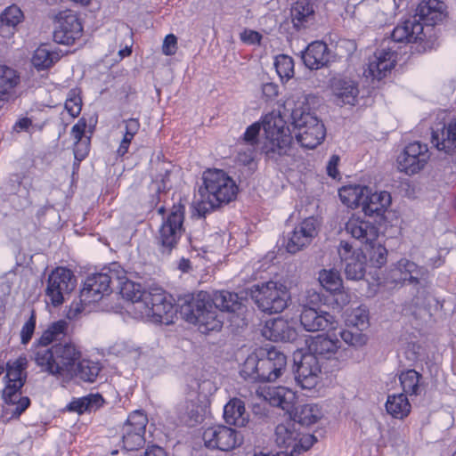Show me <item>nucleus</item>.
I'll use <instances>...</instances> for the list:
<instances>
[{
  "mask_svg": "<svg viewBox=\"0 0 456 456\" xmlns=\"http://www.w3.org/2000/svg\"><path fill=\"white\" fill-rule=\"evenodd\" d=\"M445 4L439 0H424L416 9L414 17L398 24L392 32V39L383 42L381 49L375 52L373 59L364 69L367 77L381 80L395 68L397 60L396 50L391 43H419L416 51L421 53L434 47V41L426 40L424 25L433 27L445 18Z\"/></svg>",
  "mask_w": 456,
  "mask_h": 456,
  "instance_id": "1",
  "label": "nucleus"
},
{
  "mask_svg": "<svg viewBox=\"0 0 456 456\" xmlns=\"http://www.w3.org/2000/svg\"><path fill=\"white\" fill-rule=\"evenodd\" d=\"M445 4L439 0H424L416 9L414 17L398 24L392 32V39L383 42L381 49L375 52L373 59L364 69L367 77L381 80L395 68L397 60L396 50L391 43H419L416 51L421 53L434 47V41L426 40L424 25L433 27L445 18Z\"/></svg>",
  "mask_w": 456,
  "mask_h": 456,
  "instance_id": "2",
  "label": "nucleus"
},
{
  "mask_svg": "<svg viewBox=\"0 0 456 456\" xmlns=\"http://www.w3.org/2000/svg\"><path fill=\"white\" fill-rule=\"evenodd\" d=\"M180 314L186 322L198 326L201 333L218 331L224 324V312L236 313L243 307L236 293L222 290L210 296L206 291L185 295L179 299Z\"/></svg>",
  "mask_w": 456,
  "mask_h": 456,
  "instance_id": "3",
  "label": "nucleus"
},
{
  "mask_svg": "<svg viewBox=\"0 0 456 456\" xmlns=\"http://www.w3.org/2000/svg\"><path fill=\"white\" fill-rule=\"evenodd\" d=\"M237 192L235 182L224 170L208 169L203 173L198 190L197 210L204 216L233 200Z\"/></svg>",
  "mask_w": 456,
  "mask_h": 456,
  "instance_id": "4",
  "label": "nucleus"
},
{
  "mask_svg": "<svg viewBox=\"0 0 456 456\" xmlns=\"http://www.w3.org/2000/svg\"><path fill=\"white\" fill-rule=\"evenodd\" d=\"M287 357L274 347H260L251 353L240 370L244 379L253 382H274L286 370Z\"/></svg>",
  "mask_w": 456,
  "mask_h": 456,
  "instance_id": "5",
  "label": "nucleus"
},
{
  "mask_svg": "<svg viewBox=\"0 0 456 456\" xmlns=\"http://www.w3.org/2000/svg\"><path fill=\"white\" fill-rule=\"evenodd\" d=\"M81 352L72 342H60L51 347H38L34 360L41 370L63 379H71L73 367Z\"/></svg>",
  "mask_w": 456,
  "mask_h": 456,
  "instance_id": "6",
  "label": "nucleus"
},
{
  "mask_svg": "<svg viewBox=\"0 0 456 456\" xmlns=\"http://www.w3.org/2000/svg\"><path fill=\"white\" fill-rule=\"evenodd\" d=\"M263 128L266 142L263 146L265 156L277 161L281 156L288 154L292 142L290 130L280 114L271 113L264 118Z\"/></svg>",
  "mask_w": 456,
  "mask_h": 456,
  "instance_id": "7",
  "label": "nucleus"
},
{
  "mask_svg": "<svg viewBox=\"0 0 456 456\" xmlns=\"http://www.w3.org/2000/svg\"><path fill=\"white\" fill-rule=\"evenodd\" d=\"M295 137L302 147L314 149L326 136L324 124L314 113L304 108L297 107L291 112Z\"/></svg>",
  "mask_w": 456,
  "mask_h": 456,
  "instance_id": "8",
  "label": "nucleus"
},
{
  "mask_svg": "<svg viewBox=\"0 0 456 456\" xmlns=\"http://www.w3.org/2000/svg\"><path fill=\"white\" fill-rule=\"evenodd\" d=\"M184 207L174 205L155 236V243L159 254L169 256L177 245L184 232Z\"/></svg>",
  "mask_w": 456,
  "mask_h": 456,
  "instance_id": "9",
  "label": "nucleus"
},
{
  "mask_svg": "<svg viewBox=\"0 0 456 456\" xmlns=\"http://www.w3.org/2000/svg\"><path fill=\"white\" fill-rule=\"evenodd\" d=\"M390 276L393 282L411 287L417 305L426 297L427 289L429 285V273L426 267L403 258L396 263Z\"/></svg>",
  "mask_w": 456,
  "mask_h": 456,
  "instance_id": "10",
  "label": "nucleus"
},
{
  "mask_svg": "<svg viewBox=\"0 0 456 456\" xmlns=\"http://www.w3.org/2000/svg\"><path fill=\"white\" fill-rule=\"evenodd\" d=\"M250 296L262 312L270 314L282 312L289 299L287 287L273 281L253 285L250 289Z\"/></svg>",
  "mask_w": 456,
  "mask_h": 456,
  "instance_id": "11",
  "label": "nucleus"
},
{
  "mask_svg": "<svg viewBox=\"0 0 456 456\" xmlns=\"http://www.w3.org/2000/svg\"><path fill=\"white\" fill-rule=\"evenodd\" d=\"M175 308L160 288H151L144 293L142 301L136 305V317L151 318L155 322H172Z\"/></svg>",
  "mask_w": 456,
  "mask_h": 456,
  "instance_id": "12",
  "label": "nucleus"
},
{
  "mask_svg": "<svg viewBox=\"0 0 456 456\" xmlns=\"http://www.w3.org/2000/svg\"><path fill=\"white\" fill-rule=\"evenodd\" d=\"M274 439L285 456H298L317 441L314 435L302 434L296 421L288 420L275 428Z\"/></svg>",
  "mask_w": 456,
  "mask_h": 456,
  "instance_id": "13",
  "label": "nucleus"
},
{
  "mask_svg": "<svg viewBox=\"0 0 456 456\" xmlns=\"http://www.w3.org/2000/svg\"><path fill=\"white\" fill-rule=\"evenodd\" d=\"M73 273L65 267H57L48 276L45 289L46 302L53 306L61 305L76 288Z\"/></svg>",
  "mask_w": 456,
  "mask_h": 456,
  "instance_id": "14",
  "label": "nucleus"
},
{
  "mask_svg": "<svg viewBox=\"0 0 456 456\" xmlns=\"http://www.w3.org/2000/svg\"><path fill=\"white\" fill-rule=\"evenodd\" d=\"M148 424L147 415L142 411H134L121 428L122 447L126 451H134L145 443V430Z\"/></svg>",
  "mask_w": 456,
  "mask_h": 456,
  "instance_id": "15",
  "label": "nucleus"
},
{
  "mask_svg": "<svg viewBox=\"0 0 456 456\" xmlns=\"http://www.w3.org/2000/svg\"><path fill=\"white\" fill-rule=\"evenodd\" d=\"M207 447L220 451H230L242 444V436L235 429L218 425L207 428L203 433Z\"/></svg>",
  "mask_w": 456,
  "mask_h": 456,
  "instance_id": "16",
  "label": "nucleus"
},
{
  "mask_svg": "<svg viewBox=\"0 0 456 456\" xmlns=\"http://www.w3.org/2000/svg\"><path fill=\"white\" fill-rule=\"evenodd\" d=\"M318 221L311 216L304 219L287 234L285 248L290 254H296L308 247L317 235Z\"/></svg>",
  "mask_w": 456,
  "mask_h": 456,
  "instance_id": "17",
  "label": "nucleus"
},
{
  "mask_svg": "<svg viewBox=\"0 0 456 456\" xmlns=\"http://www.w3.org/2000/svg\"><path fill=\"white\" fill-rule=\"evenodd\" d=\"M295 379L297 383L304 389L314 388L321 374L320 359L313 354H305L299 356V360L295 356Z\"/></svg>",
  "mask_w": 456,
  "mask_h": 456,
  "instance_id": "18",
  "label": "nucleus"
},
{
  "mask_svg": "<svg viewBox=\"0 0 456 456\" xmlns=\"http://www.w3.org/2000/svg\"><path fill=\"white\" fill-rule=\"evenodd\" d=\"M428 159V146L414 142L409 143L397 157L398 168L407 175H414L425 167Z\"/></svg>",
  "mask_w": 456,
  "mask_h": 456,
  "instance_id": "19",
  "label": "nucleus"
},
{
  "mask_svg": "<svg viewBox=\"0 0 456 456\" xmlns=\"http://www.w3.org/2000/svg\"><path fill=\"white\" fill-rule=\"evenodd\" d=\"M83 28L79 20L70 11L61 12L56 16L53 40L61 45H72L82 36Z\"/></svg>",
  "mask_w": 456,
  "mask_h": 456,
  "instance_id": "20",
  "label": "nucleus"
},
{
  "mask_svg": "<svg viewBox=\"0 0 456 456\" xmlns=\"http://www.w3.org/2000/svg\"><path fill=\"white\" fill-rule=\"evenodd\" d=\"M111 291L110 286V278L105 273H97L89 275L84 284V288L80 292V303L87 305L91 303L98 302L105 295H109Z\"/></svg>",
  "mask_w": 456,
  "mask_h": 456,
  "instance_id": "21",
  "label": "nucleus"
},
{
  "mask_svg": "<svg viewBox=\"0 0 456 456\" xmlns=\"http://www.w3.org/2000/svg\"><path fill=\"white\" fill-rule=\"evenodd\" d=\"M345 230L362 244L371 245L379 237L378 226L364 217L353 215L346 223Z\"/></svg>",
  "mask_w": 456,
  "mask_h": 456,
  "instance_id": "22",
  "label": "nucleus"
},
{
  "mask_svg": "<svg viewBox=\"0 0 456 456\" xmlns=\"http://www.w3.org/2000/svg\"><path fill=\"white\" fill-rule=\"evenodd\" d=\"M341 261L346 263L345 274L348 280L359 281L364 277L365 267L363 256L353 249L352 245L342 240L338 249Z\"/></svg>",
  "mask_w": 456,
  "mask_h": 456,
  "instance_id": "23",
  "label": "nucleus"
},
{
  "mask_svg": "<svg viewBox=\"0 0 456 456\" xmlns=\"http://www.w3.org/2000/svg\"><path fill=\"white\" fill-rule=\"evenodd\" d=\"M300 324L309 332L324 330L334 328V316L325 311H318L314 307L304 306L300 316Z\"/></svg>",
  "mask_w": 456,
  "mask_h": 456,
  "instance_id": "24",
  "label": "nucleus"
},
{
  "mask_svg": "<svg viewBox=\"0 0 456 456\" xmlns=\"http://www.w3.org/2000/svg\"><path fill=\"white\" fill-rule=\"evenodd\" d=\"M315 5L309 0H298L290 9V17L293 28L297 31L306 29L314 25L316 21Z\"/></svg>",
  "mask_w": 456,
  "mask_h": 456,
  "instance_id": "25",
  "label": "nucleus"
},
{
  "mask_svg": "<svg viewBox=\"0 0 456 456\" xmlns=\"http://www.w3.org/2000/svg\"><path fill=\"white\" fill-rule=\"evenodd\" d=\"M262 335L275 342H290L296 339L297 332L289 326L287 321L281 318H274L265 322L262 329Z\"/></svg>",
  "mask_w": 456,
  "mask_h": 456,
  "instance_id": "26",
  "label": "nucleus"
},
{
  "mask_svg": "<svg viewBox=\"0 0 456 456\" xmlns=\"http://www.w3.org/2000/svg\"><path fill=\"white\" fill-rule=\"evenodd\" d=\"M301 58L308 69H319L330 61V52L325 43L315 41L308 45L305 50L302 52Z\"/></svg>",
  "mask_w": 456,
  "mask_h": 456,
  "instance_id": "27",
  "label": "nucleus"
},
{
  "mask_svg": "<svg viewBox=\"0 0 456 456\" xmlns=\"http://www.w3.org/2000/svg\"><path fill=\"white\" fill-rule=\"evenodd\" d=\"M331 90L338 104L354 105L357 102L359 89L357 83L349 78H335Z\"/></svg>",
  "mask_w": 456,
  "mask_h": 456,
  "instance_id": "28",
  "label": "nucleus"
},
{
  "mask_svg": "<svg viewBox=\"0 0 456 456\" xmlns=\"http://www.w3.org/2000/svg\"><path fill=\"white\" fill-rule=\"evenodd\" d=\"M392 197L387 191L371 192L368 187V193L362 206V211L366 216H382L391 206Z\"/></svg>",
  "mask_w": 456,
  "mask_h": 456,
  "instance_id": "29",
  "label": "nucleus"
},
{
  "mask_svg": "<svg viewBox=\"0 0 456 456\" xmlns=\"http://www.w3.org/2000/svg\"><path fill=\"white\" fill-rule=\"evenodd\" d=\"M20 83L18 72L5 65L0 66V110L15 97V87Z\"/></svg>",
  "mask_w": 456,
  "mask_h": 456,
  "instance_id": "30",
  "label": "nucleus"
},
{
  "mask_svg": "<svg viewBox=\"0 0 456 456\" xmlns=\"http://www.w3.org/2000/svg\"><path fill=\"white\" fill-rule=\"evenodd\" d=\"M339 347L340 341L338 338L320 335L314 338L309 345V354H315L317 358L337 359L338 354H340L338 351Z\"/></svg>",
  "mask_w": 456,
  "mask_h": 456,
  "instance_id": "31",
  "label": "nucleus"
},
{
  "mask_svg": "<svg viewBox=\"0 0 456 456\" xmlns=\"http://www.w3.org/2000/svg\"><path fill=\"white\" fill-rule=\"evenodd\" d=\"M432 142L438 151L451 155L456 153V118L444 126L441 132L433 131Z\"/></svg>",
  "mask_w": 456,
  "mask_h": 456,
  "instance_id": "32",
  "label": "nucleus"
},
{
  "mask_svg": "<svg viewBox=\"0 0 456 456\" xmlns=\"http://www.w3.org/2000/svg\"><path fill=\"white\" fill-rule=\"evenodd\" d=\"M265 400L275 407L289 411L296 399L295 393L284 387H268L263 392Z\"/></svg>",
  "mask_w": 456,
  "mask_h": 456,
  "instance_id": "33",
  "label": "nucleus"
},
{
  "mask_svg": "<svg viewBox=\"0 0 456 456\" xmlns=\"http://www.w3.org/2000/svg\"><path fill=\"white\" fill-rule=\"evenodd\" d=\"M224 418L227 424L245 427L248 421L244 403L238 398L230 400L224 408Z\"/></svg>",
  "mask_w": 456,
  "mask_h": 456,
  "instance_id": "34",
  "label": "nucleus"
},
{
  "mask_svg": "<svg viewBox=\"0 0 456 456\" xmlns=\"http://www.w3.org/2000/svg\"><path fill=\"white\" fill-rule=\"evenodd\" d=\"M27 365V358L23 356H20L14 361H9L6 364V386L22 387L27 378V374L25 372Z\"/></svg>",
  "mask_w": 456,
  "mask_h": 456,
  "instance_id": "35",
  "label": "nucleus"
},
{
  "mask_svg": "<svg viewBox=\"0 0 456 456\" xmlns=\"http://www.w3.org/2000/svg\"><path fill=\"white\" fill-rule=\"evenodd\" d=\"M20 389L21 387L5 386L3 391L4 403L14 406L12 411V417L19 418L30 405V399L28 396H22Z\"/></svg>",
  "mask_w": 456,
  "mask_h": 456,
  "instance_id": "36",
  "label": "nucleus"
},
{
  "mask_svg": "<svg viewBox=\"0 0 456 456\" xmlns=\"http://www.w3.org/2000/svg\"><path fill=\"white\" fill-rule=\"evenodd\" d=\"M367 193L368 186L360 184H349L342 187L338 191L343 204L351 208L362 207Z\"/></svg>",
  "mask_w": 456,
  "mask_h": 456,
  "instance_id": "37",
  "label": "nucleus"
},
{
  "mask_svg": "<svg viewBox=\"0 0 456 456\" xmlns=\"http://www.w3.org/2000/svg\"><path fill=\"white\" fill-rule=\"evenodd\" d=\"M411 404L405 394L388 395L386 410L393 418L403 419L411 412Z\"/></svg>",
  "mask_w": 456,
  "mask_h": 456,
  "instance_id": "38",
  "label": "nucleus"
},
{
  "mask_svg": "<svg viewBox=\"0 0 456 456\" xmlns=\"http://www.w3.org/2000/svg\"><path fill=\"white\" fill-rule=\"evenodd\" d=\"M60 60L59 53L53 51L48 45H41L32 56V64L38 69H46Z\"/></svg>",
  "mask_w": 456,
  "mask_h": 456,
  "instance_id": "39",
  "label": "nucleus"
},
{
  "mask_svg": "<svg viewBox=\"0 0 456 456\" xmlns=\"http://www.w3.org/2000/svg\"><path fill=\"white\" fill-rule=\"evenodd\" d=\"M100 370L101 366L98 362L80 358L76 366L73 367L72 379L77 378L85 382L93 383L95 381Z\"/></svg>",
  "mask_w": 456,
  "mask_h": 456,
  "instance_id": "40",
  "label": "nucleus"
},
{
  "mask_svg": "<svg viewBox=\"0 0 456 456\" xmlns=\"http://www.w3.org/2000/svg\"><path fill=\"white\" fill-rule=\"evenodd\" d=\"M23 17L20 9L15 5L9 6L0 14V34L7 36L13 34L15 27Z\"/></svg>",
  "mask_w": 456,
  "mask_h": 456,
  "instance_id": "41",
  "label": "nucleus"
},
{
  "mask_svg": "<svg viewBox=\"0 0 456 456\" xmlns=\"http://www.w3.org/2000/svg\"><path fill=\"white\" fill-rule=\"evenodd\" d=\"M322 417L321 408L314 403L301 405L297 409L295 419L297 424L302 426H311L316 423Z\"/></svg>",
  "mask_w": 456,
  "mask_h": 456,
  "instance_id": "42",
  "label": "nucleus"
},
{
  "mask_svg": "<svg viewBox=\"0 0 456 456\" xmlns=\"http://www.w3.org/2000/svg\"><path fill=\"white\" fill-rule=\"evenodd\" d=\"M103 403L104 400L100 394H91L87 396L72 401L68 405V409L70 411H76L78 414H82L85 411H91L98 409Z\"/></svg>",
  "mask_w": 456,
  "mask_h": 456,
  "instance_id": "43",
  "label": "nucleus"
},
{
  "mask_svg": "<svg viewBox=\"0 0 456 456\" xmlns=\"http://www.w3.org/2000/svg\"><path fill=\"white\" fill-rule=\"evenodd\" d=\"M69 322L64 320L52 323L39 338V347H47L52 342L61 339L67 334Z\"/></svg>",
  "mask_w": 456,
  "mask_h": 456,
  "instance_id": "44",
  "label": "nucleus"
},
{
  "mask_svg": "<svg viewBox=\"0 0 456 456\" xmlns=\"http://www.w3.org/2000/svg\"><path fill=\"white\" fill-rule=\"evenodd\" d=\"M421 375L415 370H407L402 371L399 375V380L406 395H418L420 393L419 379Z\"/></svg>",
  "mask_w": 456,
  "mask_h": 456,
  "instance_id": "45",
  "label": "nucleus"
},
{
  "mask_svg": "<svg viewBox=\"0 0 456 456\" xmlns=\"http://www.w3.org/2000/svg\"><path fill=\"white\" fill-rule=\"evenodd\" d=\"M122 297L131 301L133 304V311L136 315V305L139 302L142 301L144 297V293L146 290L142 289V285L139 283H135L127 280L122 286L118 289Z\"/></svg>",
  "mask_w": 456,
  "mask_h": 456,
  "instance_id": "46",
  "label": "nucleus"
},
{
  "mask_svg": "<svg viewBox=\"0 0 456 456\" xmlns=\"http://www.w3.org/2000/svg\"><path fill=\"white\" fill-rule=\"evenodd\" d=\"M318 280L320 284L328 291L337 292L342 288V279L337 270L323 269L320 271Z\"/></svg>",
  "mask_w": 456,
  "mask_h": 456,
  "instance_id": "47",
  "label": "nucleus"
},
{
  "mask_svg": "<svg viewBox=\"0 0 456 456\" xmlns=\"http://www.w3.org/2000/svg\"><path fill=\"white\" fill-rule=\"evenodd\" d=\"M102 273H105L110 278V286L117 284L119 289L128 279L126 278V271L118 263H112L108 267H104Z\"/></svg>",
  "mask_w": 456,
  "mask_h": 456,
  "instance_id": "48",
  "label": "nucleus"
},
{
  "mask_svg": "<svg viewBox=\"0 0 456 456\" xmlns=\"http://www.w3.org/2000/svg\"><path fill=\"white\" fill-rule=\"evenodd\" d=\"M274 66L281 79L286 78L288 80L294 76V61L291 57L285 54L277 56Z\"/></svg>",
  "mask_w": 456,
  "mask_h": 456,
  "instance_id": "49",
  "label": "nucleus"
},
{
  "mask_svg": "<svg viewBox=\"0 0 456 456\" xmlns=\"http://www.w3.org/2000/svg\"><path fill=\"white\" fill-rule=\"evenodd\" d=\"M360 330L361 329L355 330H344L340 331V337L343 341L349 346L355 347L362 346L367 343L368 338Z\"/></svg>",
  "mask_w": 456,
  "mask_h": 456,
  "instance_id": "50",
  "label": "nucleus"
},
{
  "mask_svg": "<svg viewBox=\"0 0 456 456\" xmlns=\"http://www.w3.org/2000/svg\"><path fill=\"white\" fill-rule=\"evenodd\" d=\"M261 130V125L257 122L250 125L243 134V136L240 140L239 143L240 145H245L248 147H253L256 149L258 145V135Z\"/></svg>",
  "mask_w": 456,
  "mask_h": 456,
  "instance_id": "51",
  "label": "nucleus"
},
{
  "mask_svg": "<svg viewBox=\"0 0 456 456\" xmlns=\"http://www.w3.org/2000/svg\"><path fill=\"white\" fill-rule=\"evenodd\" d=\"M82 107V100L77 89H72L69 92L68 98L65 102V109L73 118L80 114Z\"/></svg>",
  "mask_w": 456,
  "mask_h": 456,
  "instance_id": "52",
  "label": "nucleus"
},
{
  "mask_svg": "<svg viewBox=\"0 0 456 456\" xmlns=\"http://www.w3.org/2000/svg\"><path fill=\"white\" fill-rule=\"evenodd\" d=\"M197 387V394L199 395V401L203 402L207 400L208 395H212L216 387L213 381L209 379L196 380L191 387L194 389Z\"/></svg>",
  "mask_w": 456,
  "mask_h": 456,
  "instance_id": "53",
  "label": "nucleus"
},
{
  "mask_svg": "<svg viewBox=\"0 0 456 456\" xmlns=\"http://www.w3.org/2000/svg\"><path fill=\"white\" fill-rule=\"evenodd\" d=\"M370 246V260L376 267L379 268L387 262V250L380 244L375 246L374 243H372Z\"/></svg>",
  "mask_w": 456,
  "mask_h": 456,
  "instance_id": "54",
  "label": "nucleus"
},
{
  "mask_svg": "<svg viewBox=\"0 0 456 456\" xmlns=\"http://www.w3.org/2000/svg\"><path fill=\"white\" fill-rule=\"evenodd\" d=\"M203 408L200 405H195L191 399L186 405V414L191 421V424L199 423L202 420Z\"/></svg>",
  "mask_w": 456,
  "mask_h": 456,
  "instance_id": "55",
  "label": "nucleus"
},
{
  "mask_svg": "<svg viewBox=\"0 0 456 456\" xmlns=\"http://www.w3.org/2000/svg\"><path fill=\"white\" fill-rule=\"evenodd\" d=\"M36 327V319L34 315L25 322L20 331L21 343L26 345L31 339Z\"/></svg>",
  "mask_w": 456,
  "mask_h": 456,
  "instance_id": "56",
  "label": "nucleus"
},
{
  "mask_svg": "<svg viewBox=\"0 0 456 456\" xmlns=\"http://www.w3.org/2000/svg\"><path fill=\"white\" fill-rule=\"evenodd\" d=\"M368 314L365 310L357 309L354 311L352 319L350 320L351 323L357 327L358 329H363L368 325Z\"/></svg>",
  "mask_w": 456,
  "mask_h": 456,
  "instance_id": "57",
  "label": "nucleus"
},
{
  "mask_svg": "<svg viewBox=\"0 0 456 456\" xmlns=\"http://www.w3.org/2000/svg\"><path fill=\"white\" fill-rule=\"evenodd\" d=\"M89 151V138L85 139L83 142H76L74 145V157L75 160L81 162L88 154Z\"/></svg>",
  "mask_w": 456,
  "mask_h": 456,
  "instance_id": "58",
  "label": "nucleus"
},
{
  "mask_svg": "<svg viewBox=\"0 0 456 456\" xmlns=\"http://www.w3.org/2000/svg\"><path fill=\"white\" fill-rule=\"evenodd\" d=\"M177 50V38L175 35H167L162 45V53L165 55H174Z\"/></svg>",
  "mask_w": 456,
  "mask_h": 456,
  "instance_id": "59",
  "label": "nucleus"
},
{
  "mask_svg": "<svg viewBox=\"0 0 456 456\" xmlns=\"http://www.w3.org/2000/svg\"><path fill=\"white\" fill-rule=\"evenodd\" d=\"M256 150L253 147H248L246 146L245 150L240 149L238 152V161L243 165H248L250 164L256 155Z\"/></svg>",
  "mask_w": 456,
  "mask_h": 456,
  "instance_id": "60",
  "label": "nucleus"
},
{
  "mask_svg": "<svg viewBox=\"0 0 456 456\" xmlns=\"http://www.w3.org/2000/svg\"><path fill=\"white\" fill-rule=\"evenodd\" d=\"M240 40L246 44L253 45V44H259L260 40L262 38V36L254 30L250 29H245L243 32L240 33Z\"/></svg>",
  "mask_w": 456,
  "mask_h": 456,
  "instance_id": "61",
  "label": "nucleus"
},
{
  "mask_svg": "<svg viewBox=\"0 0 456 456\" xmlns=\"http://www.w3.org/2000/svg\"><path fill=\"white\" fill-rule=\"evenodd\" d=\"M86 127V123L85 120H79L76 125H74L71 128V135L76 139V142H83L85 131Z\"/></svg>",
  "mask_w": 456,
  "mask_h": 456,
  "instance_id": "62",
  "label": "nucleus"
},
{
  "mask_svg": "<svg viewBox=\"0 0 456 456\" xmlns=\"http://www.w3.org/2000/svg\"><path fill=\"white\" fill-rule=\"evenodd\" d=\"M125 123L126 133L124 135L133 139L140 128V123L136 118H129Z\"/></svg>",
  "mask_w": 456,
  "mask_h": 456,
  "instance_id": "63",
  "label": "nucleus"
},
{
  "mask_svg": "<svg viewBox=\"0 0 456 456\" xmlns=\"http://www.w3.org/2000/svg\"><path fill=\"white\" fill-rule=\"evenodd\" d=\"M262 93L267 99H273L278 94V86L274 83H265L262 86Z\"/></svg>",
  "mask_w": 456,
  "mask_h": 456,
  "instance_id": "64",
  "label": "nucleus"
}]
</instances>
